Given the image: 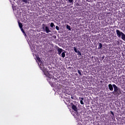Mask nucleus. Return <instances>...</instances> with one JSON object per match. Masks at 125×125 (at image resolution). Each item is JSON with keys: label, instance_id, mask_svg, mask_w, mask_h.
Wrapping results in <instances>:
<instances>
[{"label": "nucleus", "instance_id": "f257e3e1", "mask_svg": "<svg viewBox=\"0 0 125 125\" xmlns=\"http://www.w3.org/2000/svg\"><path fill=\"white\" fill-rule=\"evenodd\" d=\"M55 48L57 49L58 51V54L60 56H62V58H65V56H66V55L65 54L66 53V51H65V50H63V49L57 46H56Z\"/></svg>", "mask_w": 125, "mask_h": 125}, {"label": "nucleus", "instance_id": "f03ea898", "mask_svg": "<svg viewBox=\"0 0 125 125\" xmlns=\"http://www.w3.org/2000/svg\"><path fill=\"white\" fill-rule=\"evenodd\" d=\"M114 91L112 92L114 95H121L122 94V91H121V88L116 85H113Z\"/></svg>", "mask_w": 125, "mask_h": 125}, {"label": "nucleus", "instance_id": "7ed1b4c3", "mask_svg": "<svg viewBox=\"0 0 125 125\" xmlns=\"http://www.w3.org/2000/svg\"><path fill=\"white\" fill-rule=\"evenodd\" d=\"M116 35L118 38L119 39H122L123 41H124L125 42V34L123 32L121 31L119 29H117L116 30Z\"/></svg>", "mask_w": 125, "mask_h": 125}, {"label": "nucleus", "instance_id": "20e7f679", "mask_svg": "<svg viewBox=\"0 0 125 125\" xmlns=\"http://www.w3.org/2000/svg\"><path fill=\"white\" fill-rule=\"evenodd\" d=\"M42 29L43 30V31L45 32L47 34H48V33H51V30L49 28V27L46 26L44 23H43L42 25Z\"/></svg>", "mask_w": 125, "mask_h": 125}, {"label": "nucleus", "instance_id": "39448f33", "mask_svg": "<svg viewBox=\"0 0 125 125\" xmlns=\"http://www.w3.org/2000/svg\"><path fill=\"white\" fill-rule=\"evenodd\" d=\"M38 65L41 70H42L43 72H45V71H46V68L44 67V63L42 62H38Z\"/></svg>", "mask_w": 125, "mask_h": 125}, {"label": "nucleus", "instance_id": "423d86ee", "mask_svg": "<svg viewBox=\"0 0 125 125\" xmlns=\"http://www.w3.org/2000/svg\"><path fill=\"white\" fill-rule=\"evenodd\" d=\"M46 76L48 78L47 81H49V79L51 80V79L53 80V81H57V78H54V77L50 74V73H49L48 72L46 73Z\"/></svg>", "mask_w": 125, "mask_h": 125}, {"label": "nucleus", "instance_id": "0eeeda50", "mask_svg": "<svg viewBox=\"0 0 125 125\" xmlns=\"http://www.w3.org/2000/svg\"><path fill=\"white\" fill-rule=\"evenodd\" d=\"M71 106L72 110H74L75 112H77L78 111V107H77V106L75 105L74 104L71 103Z\"/></svg>", "mask_w": 125, "mask_h": 125}, {"label": "nucleus", "instance_id": "6e6552de", "mask_svg": "<svg viewBox=\"0 0 125 125\" xmlns=\"http://www.w3.org/2000/svg\"><path fill=\"white\" fill-rule=\"evenodd\" d=\"M114 85H115V84H108V88L110 91H113L114 90Z\"/></svg>", "mask_w": 125, "mask_h": 125}, {"label": "nucleus", "instance_id": "1a4fd4ad", "mask_svg": "<svg viewBox=\"0 0 125 125\" xmlns=\"http://www.w3.org/2000/svg\"><path fill=\"white\" fill-rule=\"evenodd\" d=\"M75 113V117L76 119H81V115H80L79 112L78 111H76Z\"/></svg>", "mask_w": 125, "mask_h": 125}, {"label": "nucleus", "instance_id": "9d476101", "mask_svg": "<svg viewBox=\"0 0 125 125\" xmlns=\"http://www.w3.org/2000/svg\"><path fill=\"white\" fill-rule=\"evenodd\" d=\"M50 27H51V30H54L55 29V25H54V23L51 22L50 24Z\"/></svg>", "mask_w": 125, "mask_h": 125}, {"label": "nucleus", "instance_id": "9b49d317", "mask_svg": "<svg viewBox=\"0 0 125 125\" xmlns=\"http://www.w3.org/2000/svg\"><path fill=\"white\" fill-rule=\"evenodd\" d=\"M110 114H111L110 116L111 117V119H112V121H115V115H114V112H113V111H111Z\"/></svg>", "mask_w": 125, "mask_h": 125}, {"label": "nucleus", "instance_id": "f8f14e48", "mask_svg": "<svg viewBox=\"0 0 125 125\" xmlns=\"http://www.w3.org/2000/svg\"><path fill=\"white\" fill-rule=\"evenodd\" d=\"M18 23L19 24V27H20V29H21L22 28H23V24L20 22V21H19V20H18Z\"/></svg>", "mask_w": 125, "mask_h": 125}, {"label": "nucleus", "instance_id": "ddd939ff", "mask_svg": "<svg viewBox=\"0 0 125 125\" xmlns=\"http://www.w3.org/2000/svg\"><path fill=\"white\" fill-rule=\"evenodd\" d=\"M67 2H69L71 4H73L74 3V0H65Z\"/></svg>", "mask_w": 125, "mask_h": 125}, {"label": "nucleus", "instance_id": "4468645a", "mask_svg": "<svg viewBox=\"0 0 125 125\" xmlns=\"http://www.w3.org/2000/svg\"><path fill=\"white\" fill-rule=\"evenodd\" d=\"M102 43H99V46H98V49H101V48H102Z\"/></svg>", "mask_w": 125, "mask_h": 125}, {"label": "nucleus", "instance_id": "2eb2a0df", "mask_svg": "<svg viewBox=\"0 0 125 125\" xmlns=\"http://www.w3.org/2000/svg\"><path fill=\"white\" fill-rule=\"evenodd\" d=\"M37 60L38 62V63H40V62H42V60H41V58L39 57H37Z\"/></svg>", "mask_w": 125, "mask_h": 125}, {"label": "nucleus", "instance_id": "dca6fc26", "mask_svg": "<svg viewBox=\"0 0 125 125\" xmlns=\"http://www.w3.org/2000/svg\"><path fill=\"white\" fill-rule=\"evenodd\" d=\"M66 29H67V30H68V31H71V26L67 24L66 25Z\"/></svg>", "mask_w": 125, "mask_h": 125}, {"label": "nucleus", "instance_id": "f3484780", "mask_svg": "<svg viewBox=\"0 0 125 125\" xmlns=\"http://www.w3.org/2000/svg\"><path fill=\"white\" fill-rule=\"evenodd\" d=\"M74 50L76 53H77L79 51L78 50V49L77 48V47H74Z\"/></svg>", "mask_w": 125, "mask_h": 125}, {"label": "nucleus", "instance_id": "a211bd4d", "mask_svg": "<svg viewBox=\"0 0 125 125\" xmlns=\"http://www.w3.org/2000/svg\"><path fill=\"white\" fill-rule=\"evenodd\" d=\"M23 2H25V3H29V2H28V0H21Z\"/></svg>", "mask_w": 125, "mask_h": 125}, {"label": "nucleus", "instance_id": "6ab92c4d", "mask_svg": "<svg viewBox=\"0 0 125 125\" xmlns=\"http://www.w3.org/2000/svg\"><path fill=\"white\" fill-rule=\"evenodd\" d=\"M82 70H78V74H79L80 76H82Z\"/></svg>", "mask_w": 125, "mask_h": 125}, {"label": "nucleus", "instance_id": "aec40b11", "mask_svg": "<svg viewBox=\"0 0 125 125\" xmlns=\"http://www.w3.org/2000/svg\"><path fill=\"white\" fill-rule=\"evenodd\" d=\"M77 53H78V55H79L80 56H82V53H81L80 51H78Z\"/></svg>", "mask_w": 125, "mask_h": 125}, {"label": "nucleus", "instance_id": "412c9836", "mask_svg": "<svg viewBox=\"0 0 125 125\" xmlns=\"http://www.w3.org/2000/svg\"><path fill=\"white\" fill-rule=\"evenodd\" d=\"M49 83L51 86H53V83L52 82H49Z\"/></svg>", "mask_w": 125, "mask_h": 125}, {"label": "nucleus", "instance_id": "4be33fe9", "mask_svg": "<svg viewBox=\"0 0 125 125\" xmlns=\"http://www.w3.org/2000/svg\"><path fill=\"white\" fill-rule=\"evenodd\" d=\"M56 30H57V31H59V30H60L59 26H56Z\"/></svg>", "mask_w": 125, "mask_h": 125}, {"label": "nucleus", "instance_id": "5701e85b", "mask_svg": "<svg viewBox=\"0 0 125 125\" xmlns=\"http://www.w3.org/2000/svg\"><path fill=\"white\" fill-rule=\"evenodd\" d=\"M80 103L82 105H83V104H84V103H83V100L80 101Z\"/></svg>", "mask_w": 125, "mask_h": 125}, {"label": "nucleus", "instance_id": "b1692460", "mask_svg": "<svg viewBox=\"0 0 125 125\" xmlns=\"http://www.w3.org/2000/svg\"><path fill=\"white\" fill-rule=\"evenodd\" d=\"M21 32H22V33H25V31H24V29H23V28H21Z\"/></svg>", "mask_w": 125, "mask_h": 125}, {"label": "nucleus", "instance_id": "393cba45", "mask_svg": "<svg viewBox=\"0 0 125 125\" xmlns=\"http://www.w3.org/2000/svg\"><path fill=\"white\" fill-rule=\"evenodd\" d=\"M79 100H83V98H81V97H79Z\"/></svg>", "mask_w": 125, "mask_h": 125}, {"label": "nucleus", "instance_id": "a878e982", "mask_svg": "<svg viewBox=\"0 0 125 125\" xmlns=\"http://www.w3.org/2000/svg\"><path fill=\"white\" fill-rule=\"evenodd\" d=\"M23 35L24 36V37H27V35L26 34V33H23Z\"/></svg>", "mask_w": 125, "mask_h": 125}, {"label": "nucleus", "instance_id": "bb28decb", "mask_svg": "<svg viewBox=\"0 0 125 125\" xmlns=\"http://www.w3.org/2000/svg\"><path fill=\"white\" fill-rule=\"evenodd\" d=\"M71 99H73V100L75 99V97L73 96H71Z\"/></svg>", "mask_w": 125, "mask_h": 125}, {"label": "nucleus", "instance_id": "cd10ccee", "mask_svg": "<svg viewBox=\"0 0 125 125\" xmlns=\"http://www.w3.org/2000/svg\"><path fill=\"white\" fill-rule=\"evenodd\" d=\"M102 59H104V58H105V57L104 56H103V57H102Z\"/></svg>", "mask_w": 125, "mask_h": 125}, {"label": "nucleus", "instance_id": "c85d7f7f", "mask_svg": "<svg viewBox=\"0 0 125 125\" xmlns=\"http://www.w3.org/2000/svg\"><path fill=\"white\" fill-rule=\"evenodd\" d=\"M64 103L66 104V105H68V104H67V103H66V102L64 101Z\"/></svg>", "mask_w": 125, "mask_h": 125}, {"label": "nucleus", "instance_id": "c756f323", "mask_svg": "<svg viewBox=\"0 0 125 125\" xmlns=\"http://www.w3.org/2000/svg\"><path fill=\"white\" fill-rule=\"evenodd\" d=\"M76 5H79V3H76Z\"/></svg>", "mask_w": 125, "mask_h": 125}, {"label": "nucleus", "instance_id": "7c9ffc66", "mask_svg": "<svg viewBox=\"0 0 125 125\" xmlns=\"http://www.w3.org/2000/svg\"><path fill=\"white\" fill-rule=\"evenodd\" d=\"M118 43H120V42L119 41H118Z\"/></svg>", "mask_w": 125, "mask_h": 125}, {"label": "nucleus", "instance_id": "2f4dec72", "mask_svg": "<svg viewBox=\"0 0 125 125\" xmlns=\"http://www.w3.org/2000/svg\"><path fill=\"white\" fill-rule=\"evenodd\" d=\"M55 38H56V36H55Z\"/></svg>", "mask_w": 125, "mask_h": 125}, {"label": "nucleus", "instance_id": "473e14b6", "mask_svg": "<svg viewBox=\"0 0 125 125\" xmlns=\"http://www.w3.org/2000/svg\"><path fill=\"white\" fill-rule=\"evenodd\" d=\"M55 38H56V36H55Z\"/></svg>", "mask_w": 125, "mask_h": 125}, {"label": "nucleus", "instance_id": "72a5a7b5", "mask_svg": "<svg viewBox=\"0 0 125 125\" xmlns=\"http://www.w3.org/2000/svg\"><path fill=\"white\" fill-rule=\"evenodd\" d=\"M14 1H15V0H14Z\"/></svg>", "mask_w": 125, "mask_h": 125}]
</instances>
